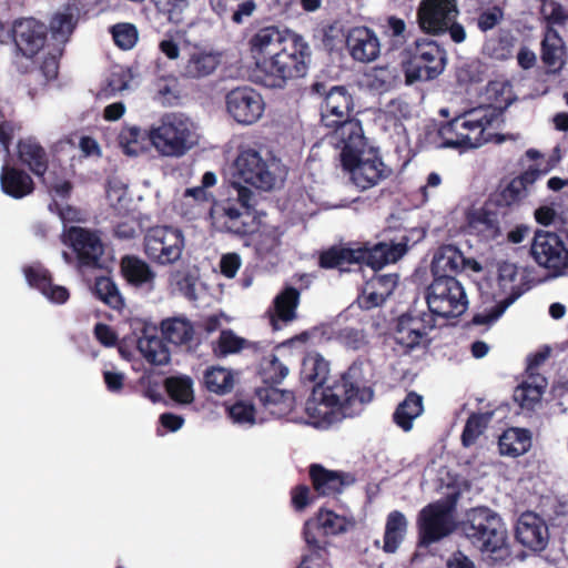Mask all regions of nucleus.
I'll use <instances>...</instances> for the list:
<instances>
[{"mask_svg": "<svg viewBox=\"0 0 568 568\" xmlns=\"http://www.w3.org/2000/svg\"><path fill=\"white\" fill-rule=\"evenodd\" d=\"M75 22V13L72 8L68 7L57 12L50 22L52 38L59 43H64L73 32Z\"/></svg>", "mask_w": 568, "mask_h": 568, "instance_id": "49", "label": "nucleus"}, {"mask_svg": "<svg viewBox=\"0 0 568 568\" xmlns=\"http://www.w3.org/2000/svg\"><path fill=\"white\" fill-rule=\"evenodd\" d=\"M498 446L503 456H521L531 447V433L526 428H508L500 435Z\"/></svg>", "mask_w": 568, "mask_h": 568, "instance_id": "35", "label": "nucleus"}, {"mask_svg": "<svg viewBox=\"0 0 568 568\" xmlns=\"http://www.w3.org/2000/svg\"><path fill=\"white\" fill-rule=\"evenodd\" d=\"M545 387L544 379L535 383L525 382L515 390V400L524 408H532L539 403Z\"/></svg>", "mask_w": 568, "mask_h": 568, "instance_id": "52", "label": "nucleus"}, {"mask_svg": "<svg viewBox=\"0 0 568 568\" xmlns=\"http://www.w3.org/2000/svg\"><path fill=\"white\" fill-rule=\"evenodd\" d=\"M518 542L534 551L544 550L549 541V529L542 517L532 511L521 514L516 521Z\"/></svg>", "mask_w": 568, "mask_h": 568, "instance_id": "22", "label": "nucleus"}, {"mask_svg": "<svg viewBox=\"0 0 568 568\" xmlns=\"http://www.w3.org/2000/svg\"><path fill=\"white\" fill-rule=\"evenodd\" d=\"M490 418V413L473 414L469 416L462 435V442L465 447H469L477 440L486 429Z\"/></svg>", "mask_w": 568, "mask_h": 568, "instance_id": "53", "label": "nucleus"}, {"mask_svg": "<svg viewBox=\"0 0 568 568\" xmlns=\"http://www.w3.org/2000/svg\"><path fill=\"white\" fill-rule=\"evenodd\" d=\"M324 94V102L321 109L322 123L326 128H333L334 131L331 135V143L336 145L344 142V138L338 134V131L344 124L349 122H359L355 119H349V112L353 109V99L345 87H333Z\"/></svg>", "mask_w": 568, "mask_h": 568, "instance_id": "14", "label": "nucleus"}, {"mask_svg": "<svg viewBox=\"0 0 568 568\" xmlns=\"http://www.w3.org/2000/svg\"><path fill=\"white\" fill-rule=\"evenodd\" d=\"M353 525V518L347 515L321 508L315 518H311L304 524L303 535L306 540V532L310 531L315 540L321 541L323 545V556L327 557V541L325 537L346 532Z\"/></svg>", "mask_w": 568, "mask_h": 568, "instance_id": "19", "label": "nucleus"}, {"mask_svg": "<svg viewBox=\"0 0 568 568\" xmlns=\"http://www.w3.org/2000/svg\"><path fill=\"white\" fill-rule=\"evenodd\" d=\"M257 396L265 410L275 418L287 416L294 408V394L274 387L261 388Z\"/></svg>", "mask_w": 568, "mask_h": 568, "instance_id": "31", "label": "nucleus"}, {"mask_svg": "<svg viewBox=\"0 0 568 568\" xmlns=\"http://www.w3.org/2000/svg\"><path fill=\"white\" fill-rule=\"evenodd\" d=\"M310 476L314 489L322 496H333L343 491L354 483V477L342 471L329 470L314 464L310 467Z\"/></svg>", "mask_w": 568, "mask_h": 568, "instance_id": "27", "label": "nucleus"}, {"mask_svg": "<svg viewBox=\"0 0 568 568\" xmlns=\"http://www.w3.org/2000/svg\"><path fill=\"white\" fill-rule=\"evenodd\" d=\"M227 416L234 425L245 429L263 422L258 418L253 403L247 399H239L230 405Z\"/></svg>", "mask_w": 568, "mask_h": 568, "instance_id": "48", "label": "nucleus"}, {"mask_svg": "<svg viewBox=\"0 0 568 568\" xmlns=\"http://www.w3.org/2000/svg\"><path fill=\"white\" fill-rule=\"evenodd\" d=\"M417 525L423 544L436 542L454 529L453 507L446 501L429 504L419 511Z\"/></svg>", "mask_w": 568, "mask_h": 568, "instance_id": "15", "label": "nucleus"}, {"mask_svg": "<svg viewBox=\"0 0 568 568\" xmlns=\"http://www.w3.org/2000/svg\"><path fill=\"white\" fill-rule=\"evenodd\" d=\"M329 373L328 362L318 353H308L302 363L301 378L303 382L314 383L315 386H324Z\"/></svg>", "mask_w": 568, "mask_h": 568, "instance_id": "44", "label": "nucleus"}, {"mask_svg": "<svg viewBox=\"0 0 568 568\" xmlns=\"http://www.w3.org/2000/svg\"><path fill=\"white\" fill-rule=\"evenodd\" d=\"M517 277V267L514 263L503 262L498 265V285L503 292L508 293L496 304L474 316L473 322L478 325L495 323L505 311L520 296V292L516 291L515 280Z\"/></svg>", "mask_w": 568, "mask_h": 568, "instance_id": "18", "label": "nucleus"}, {"mask_svg": "<svg viewBox=\"0 0 568 568\" xmlns=\"http://www.w3.org/2000/svg\"><path fill=\"white\" fill-rule=\"evenodd\" d=\"M106 197L111 206L119 213L128 211L131 199L125 186L111 184L106 191Z\"/></svg>", "mask_w": 568, "mask_h": 568, "instance_id": "61", "label": "nucleus"}, {"mask_svg": "<svg viewBox=\"0 0 568 568\" xmlns=\"http://www.w3.org/2000/svg\"><path fill=\"white\" fill-rule=\"evenodd\" d=\"M483 51L486 55L496 60H506L511 55L509 42L500 38H490L486 40Z\"/></svg>", "mask_w": 568, "mask_h": 568, "instance_id": "60", "label": "nucleus"}, {"mask_svg": "<svg viewBox=\"0 0 568 568\" xmlns=\"http://www.w3.org/2000/svg\"><path fill=\"white\" fill-rule=\"evenodd\" d=\"M338 134L344 142L335 146L341 149L343 168L358 190L372 189L392 175V168L384 163L378 150L367 144L361 122L344 124Z\"/></svg>", "mask_w": 568, "mask_h": 568, "instance_id": "3", "label": "nucleus"}, {"mask_svg": "<svg viewBox=\"0 0 568 568\" xmlns=\"http://www.w3.org/2000/svg\"><path fill=\"white\" fill-rule=\"evenodd\" d=\"M280 234L275 229L267 230L260 235L256 243V251L262 257L273 255L277 253L280 247Z\"/></svg>", "mask_w": 568, "mask_h": 568, "instance_id": "59", "label": "nucleus"}, {"mask_svg": "<svg viewBox=\"0 0 568 568\" xmlns=\"http://www.w3.org/2000/svg\"><path fill=\"white\" fill-rule=\"evenodd\" d=\"M114 43L122 50H131L139 40V32L134 24L121 22L110 28Z\"/></svg>", "mask_w": 568, "mask_h": 568, "instance_id": "55", "label": "nucleus"}, {"mask_svg": "<svg viewBox=\"0 0 568 568\" xmlns=\"http://www.w3.org/2000/svg\"><path fill=\"white\" fill-rule=\"evenodd\" d=\"M435 325V318L432 315L405 314L398 318L394 338L403 347L413 349L426 341L428 332Z\"/></svg>", "mask_w": 568, "mask_h": 568, "instance_id": "21", "label": "nucleus"}, {"mask_svg": "<svg viewBox=\"0 0 568 568\" xmlns=\"http://www.w3.org/2000/svg\"><path fill=\"white\" fill-rule=\"evenodd\" d=\"M220 63L219 55L212 52L194 50L185 62L182 74L190 79H200L214 72Z\"/></svg>", "mask_w": 568, "mask_h": 568, "instance_id": "37", "label": "nucleus"}, {"mask_svg": "<svg viewBox=\"0 0 568 568\" xmlns=\"http://www.w3.org/2000/svg\"><path fill=\"white\" fill-rule=\"evenodd\" d=\"M256 68L265 75V85L283 88L291 79L307 73L312 50L298 33L275 26L254 32L247 42Z\"/></svg>", "mask_w": 568, "mask_h": 568, "instance_id": "1", "label": "nucleus"}, {"mask_svg": "<svg viewBox=\"0 0 568 568\" xmlns=\"http://www.w3.org/2000/svg\"><path fill=\"white\" fill-rule=\"evenodd\" d=\"M246 341L232 331H222L217 339L214 352L219 356H226L240 352L245 346Z\"/></svg>", "mask_w": 568, "mask_h": 568, "instance_id": "57", "label": "nucleus"}, {"mask_svg": "<svg viewBox=\"0 0 568 568\" xmlns=\"http://www.w3.org/2000/svg\"><path fill=\"white\" fill-rule=\"evenodd\" d=\"M23 274L28 284L38 290L50 303L64 304L69 300L68 288L53 284L50 272L41 264L32 263L24 266Z\"/></svg>", "mask_w": 568, "mask_h": 568, "instance_id": "26", "label": "nucleus"}, {"mask_svg": "<svg viewBox=\"0 0 568 568\" xmlns=\"http://www.w3.org/2000/svg\"><path fill=\"white\" fill-rule=\"evenodd\" d=\"M2 192L16 200L30 195L34 190L32 178L21 169L3 164L0 173Z\"/></svg>", "mask_w": 568, "mask_h": 568, "instance_id": "29", "label": "nucleus"}, {"mask_svg": "<svg viewBox=\"0 0 568 568\" xmlns=\"http://www.w3.org/2000/svg\"><path fill=\"white\" fill-rule=\"evenodd\" d=\"M121 272L131 285L153 288L155 273L145 261L136 256H124L121 261Z\"/></svg>", "mask_w": 568, "mask_h": 568, "instance_id": "33", "label": "nucleus"}, {"mask_svg": "<svg viewBox=\"0 0 568 568\" xmlns=\"http://www.w3.org/2000/svg\"><path fill=\"white\" fill-rule=\"evenodd\" d=\"M165 387L171 398L180 404H190L194 399L193 381L189 376L170 377Z\"/></svg>", "mask_w": 568, "mask_h": 568, "instance_id": "50", "label": "nucleus"}, {"mask_svg": "<svg viewBox=\"0 0 568 568\" xmlns=\"http://www.w3.org/2000/svg\"><path fill=\"white\" fill-rule=\"evenodd\" d=\"M503 9L498 6H494L479 14L477 26L481 31L486 32L495 28L503 20Z\"/></svg>", "mask_w": 568, "mask_h": 568, "instance_id": "64", "label": "nucleus"}, {"mask_svg": "<svg viewBox=\"0 0 568 568\" xmlns=\"http://www.w3.org/2000/svg\"><path fill=\"white\" fill-rule=\"evenodd\" d=\"M423 397L416 393H409L397 406L394 413V422L404 432L413 427V420L423 413Z\"/></svg>", "mask_w": 568, "mask_h": 568, "instance_id": "43", "label": "nucleus"}, {"mask_svg": "<svg viewBox=\"0 0 568 568\" xmlns=\"http://www.w3.org/2000/svg\"><path fill=\"white\" fill-rule=\"evenodd\" d=\"M18 156L21 163L37 176L43 178L48 171V153L34 138H27L18 143Z\"/></svg>", "mask_w": 568, "mask_h": 568, "instance_id": "30", "label": "nucleus"}, {"mask_svg": "<svg viewBox=\"0 0 568 568\" xmlns=\"http://www.w3.org/2000/svg\"><path fill=\"white\" fill-rule=\"evenodd\" d=\"M538 173L535 171H527L520 176L515 178L510 183L500 192L498 203L511 206L520 203L529 194V187L534 184Z\"/></svg>", "mask_w": 568, "mask_h": 568, "instance_id": "38", "label": "nucleus"}, {"mask_svg": "<svg viewBox=\"0 0 568 568\" xmlns=\"http://www.w3.org/2000/svg\"><path fill=\"white\" fill-rule=\"evenodd\" d=\"M426 303L434 318H455L468 307V297L463 284L455 276H437L426 288Z\"/></svg>", "mask_w": 568, "mask_h": 568, "instance_id": "10", "label": "nucleus"}, {"mask_svg": "<svg viewBox=\"0 0 568 568\" xmlns=\"http://www.w3.org/2000/svg\"><path fill=\"white\" fill-rule=\"evenodd\" d=\"M255 192L250 187L232 189L226 199L215 201L210 209L212 226L219 232L236 235L253 233L256 229Z\"/></svg>", "mask_w": 568, "mask_h": 568, "instance_id": "6", "label": "nucleus"}, {"mask_svg": "<svg viewBox=\"0 0 568 568\" xmlns=\"http://www.w3.org/2000/svg\"><path fill=\"white\" fill-rule=\"evenodd\" d=\"M407 251V239L397 242L355 244L351 247H333L321 255L320 264L325 268H343L346 263H364L373 270L397 262Z\"/></svg>", "mask_w": 568, "mask_h": 568, "instance_id": "7", "label": "nucleus"}, {"mask_svg": "<svg viewBox=\"0 0 568 568\" xmlns=\"http://www.w3.org/2000/svg\"><path fill=\"white\" fill-rule=\"evenodd\" d=\"M463 529L471 545L483 554H495L506 545V526L501 517L487 507L471 509Z\"/></svg>", "mask_w": 568, "mask_h": 568, "instance_id": "8", "label": "nucleus"}, {"mask_svg": "<svg viewBox=\"0 0 568 568\" xmlns=\"http://www.w3.org/2000/svg\"><path fill=\"white\" fill-rule=\"evenodd\" d=\"M499 113L490 106H478L456 114L452 120L458 149L479 148L490 141Z\"/></svg>", "mask_w": 568, "mask_h": 568, "instance_id": "9", "label": "nucleus"}, {"mask_svg": "<svg viewBox=\"0 0 568 568\" xmlns=\"http://www.w3.org/2000/svg\"><path fill=\"white\" fill-rule=\"evenodd\" d=\"M163 336L174 345L189 343L194 334L191 322L185 317H172L161 324Z\"/></svg>", "mask_w": 568, "mask_h": 568, "instance_id": "45", "label": "nucleus"}, {"mask_svg": "<svg viewBox=\"0 0 568 568\" xmlns=\"http://www.w3.org/2000/svg\"><path fill=\"white\" fill-rule=\"evenodd\" d=\"M300 304V292L292 286L285 287L273 301L270 311V321L273 329H282L283 326L296 318V310Z\"/></svg>", "mask_w": 568, "mask_h": 568, "instance_id": "28", "label": "nucleus"}, {"mask_svg": "<svg viewBox=\"0 0 568 568\" xmlns=\"http://www.w3.org/2000/svg\"><path fill=\"white\" fill-rule=\"evenodd\" d=\"M494 206L489 201L481 206L471 205L465 211L467 227L485 241H495L501 235L498 213Z\"/></svg>", "mask_w": 568, "mask_h": 568, "instance_id": "23", "label": "nucleus"}, {"mask_svg": "<svg viewBox=\"0 0 568 568\" xmlns=\"http://www.w3.org/2000/svg\"><path fill=\"white\" fill-rule=\"evenodd\" d=\"M176 286L179 292L190 301L199 300V291L201 288V284L199 281L189 274H176L174 276Z\"/></svg>", "mask_w": 568, "mask_h": 568, "instance_id": "62", "label": "nucleus"}, {"mask_svg": "<svg viewBox=\"0 0 568 568\" xmlns=\"http://www.w3.org/2000/svg\"><path fill=\"white\" fill-rule=\"evenodd\" d=\"M566 50L558 32L548 28L542 41V61L551 72L559 71L565 64Z\"/></svg>", "mask_w": 568, "mask_h": 568, "instance_id": "39", "label": "nucleus"}, {"mask_svg": "<svg viewBox=\"0 0 568 568\" xmlns=\"http://www.w3.org/2000/svg\"><path fill=\"white\" fill-rule=\"evenodd\" d=\"M446 51L436 41L420 39L415 42L412 58L405 68L406 82L429 81L443 73Z\"/></svg>", "mask_w": 568, "mask_h": 568, "instance_id": "11", "label": "nucleus"}, {"mask_svg": "<svg viewBox=\"0 0 568 568\" xmlns=\"http://www.w3.org/2000/svg\"><path fill=\"white\" fill-rule=\"evenodd\" d=\"M294 341L295 339H291L280 345L276 349V354H271L264 358L261 374L265 383L278 384L288 375V364L283 361L281 353L285 351L288 344L294 343Z\"/></svg>", "mask_w": 568, "mask_h": 568, "instance_id": "42", "label": "nucleus"}, {"mask_svg": "<svg viewBox=\"0 0 568 568\" xmlns=\"http://www.w3.org/2000/svg\"><path fill=\"white\" fill-rule=\"evenodd\" d=\"M541 13L552 24H565L568 21V8L555 0L544 1Z\"/></svg>", "mask_w": 568, "mask_h": 568, "instance_id": "58", "label": "nucleus"}, {"mask_svg": "<svg viewBox=\"0 0 568 568\" xmlns=\"http://www.w3.org/2000/svg\"><path fill=\"white\" fill-rule=\"evenodd\" d=\"M62 242L73 248L83 265H95L103 254V243L99 234L80 226L63 231Z\"/></svg>", "mask_w": 568, "mask_h": 568, "instance_id": "20", "label": "nucleus"}, {"mask_svg": "<svg viewBox=\"0 0 568 568\" xmlns=\"http://www.w3.org/2000/svg\"><path fill=\"white\" fill-rule=\"evenodd\" d=\"M227 114L239 124L251 125L257 122L265 109L262 95L248 85L237 87L225 95Z\"/></svg>", "mask_w": 568, "mask_h": 568, "instance_id": "16", "label": "nucleus"}, {"mask_svg": "<svg viewBox=\"0 0 568 568\" xmlns=\"http://www.w3.org/2000/svg\"><path fill=\"white\" fill-rule=\"evenodd\" d=\"M153 90L154 99L162 105H173L179 99L178 81L174 77L159 78Z\"/></svg>", "mask_w": 568, "mask_h": 568, "instance_id": "54", "label": "nucleus"}, {"mask_svg": "<svg viewBox=\"0 0 568 568\" xmlns=\"http://www.w3.org/2000/svg\"><path fill=\"white\" fill-rule=\"evenodd\" d=\"M408 521L403 513L393 510L388 514L385 524L383 550L394 554L403 542L407 532Z\"/></svg>", "mask_w": 568, "mask_h": 568, "instance_id": "36", "label": "nucleus"}, {"mask_svg": "<svg viewBox=\"0 0 568 568\" xmlns=\"http://www.w3.org/2000/svg\"><path fill=\"white\" fill-rule=\"evenodd\" d=\"M184 248L181 230L172 226H154L144 235V252L159 265H171L180 260Z\"/></svg>", "mask_w": 568, "mask_h": 568, "instance_id": "12", "label": "nucleus"}, {"mask_svg": "<svg viewBox=\"0 0 568 568\" xmlns=\"http://www.w3.org/2000/svg\"><path fill=\"white\" fill-rule=\"evenodd\" d=\"M465 256L454 245H445L437 250L432 262L434 277L453 276L452 274L463 271Z\"/></svg>", "mask_w": 568, "mask_h": 568, "instance_id": "34", "label": "nucleus"}, {"mask_svg": "<svg viewBox=\"0 0 568 568\" xmlns=\"http://www.w3.org/2000/svg\"><path fill=\"white\" fill-rule=\"evenodd\" d=\"M138 349L153 365H165L170 361L169 349L156 336H141L138 339Z\"/></svg>", "mask_w": 568, "mask_h": 568, "instance_id": "47", "label": "nucleus"}, {"mask_svg": "<svg viewBox=\"0 0 568 568\" xmlns=\"http://www.w3.org/2000/svg\"><path fill=\"white\" fill-rule=\"evenodd\" d=\"M94 292L95 295L110 307L119 310L123 306V298L111 278L105 276L97 278Z\"/></svg>", "mask_w": 568, "mask_h": 568, "instance_id": "51", "label": "nucleus"}, {"mask_svg": "<svg viewBox=\"0 0 568 568\" xmlns=\"http://www.w3.org/2000/svg\"><path fill=\"white\" fill-rule=\"evenodd\" d=\"M306 546L307 554L302 557L297 568H322L327 557L323 556L321 541L315 540L310 531L306 532Z\"/></svg>", "mask_w": 568, "mask_h": 568, "instance_id": "56", "label": "nucleus"}, {"mask_svg": "<svg viewBox=\"0 0 568 568\" xmlns=\"http://www.w3.org/2000/svg\"><path fill=\"white\" fill-rule=\"evenodd\" d=\"M373 390L367 385L365 365L353 363L341 379L331 386H314L305 404V423L316 428H328L357 407L372 400Z\"/></svg>", "mask_w": 568, "mask_h": 568, "instance_id": "2", "label": "nucleus"}, {"mask_svg": "<svg viewBox=\"0 0 568 568\" xmlns=\"http://www.w3.org/2000/svg\"><path fill=\"white\" fill-rule=\"evenodd\" d=\"M148 132L139 125H124L118 135V144L122 152L129 156H138L146 151Z\"/></svg>", "mask_w": 568, "mask_h": 568, "instance_id": "41", "label": "nucleus"}, {"mask_svg": "<svg viewBox=\"0 0 568 568\" xmlns=\"http://www.w3.org/2000/svg\"><path fill=\"white\" fill-rule=\"evenodd\" d=\"M398 276L396 274H385L373 276L366 282L367 285L374 286L379 296L388 297L397 285Z\"/></svg>", "mask_w": 568, "mask_h": 568, "instance_id": "63", "label": "nucleus"}, {"mask_svg": "<svg viewBox=\"0 0 568 568\" xmlns=\"http://www.w3.org/2000/svg\"><path fill=\"white\" fill-rule=\"evenodd\" d=\"M45 27L33 18L16 21L12 38L18 50L27 58H33L43 48Z\"/></svg>", "mask_w": 568, "mask_h": 568, "instance_id": "24", "label": "nucleus"}, {"mask_svg": "<svg viewBox=\"0 0 568 568\" xmlns=\"http://www.w3.org/2000/svg\"><path fill=\"white\" fill-rule=\"evenodd\" d=\"M285 171L278 159L254 149L241 150L231 168V187H254L270 191L284 179Z\"/></svg>", "mask_w": 568, "mask_h": 568, "instance_id": "5", "label": "nucleus"}, {"mask_svg": "<svg viewBox=\"0 0 568 568\" xmlns=\"http://www.w3.org/2000/svg\"><path fill=\"white\" fill-rule=\"evenodd\" d=\"M346 47L351 57L362 63L375 61L381 53L379 39L367 27L352 28L346 36Z\"/></svg>", "mask_w": 568, "mask_h": 568, "instance_id": "25", "label": "nucleus"}, {"mask_svg": "<svg viewBox=\"0 0 568 568\" xmlns=\"http://www.w3.org/2000/svg\"><path fill=\"white\" fill-rule=\"evenodd\" d=\"M530 252L536 263L546 268L552 277L568 274V248L557 234L536 232Z\"/></svg>", "mask_w": 568, "mask_h": 568, "instance_id": "13", "label": "nucleus"}, {"mask_svg": "<svg viewBox=\"0 0 568 568\" xmlns=\"http://www.w3.org/2000/svg\"><path fill=\"white\" fill-rule=\"evenodd\" d=\"M148 136L160 155L172 159L184 156L200 141L197 124L182 112L164 113L150 126Z\"/></svg>", "mask_w": 568, "mask_h": 568, "instance_id": "4", "label": "nucleus"}, {"mask_svg": "<svg viewBox=\"0 0 568 568\" xmlns=\"http://www.w3.org/2000/svg\"><path fill=\"white\" fill-rule=\"evenodd\" d=\"M459 13L456 0H423L417 10L420 29L430 34L447 31Z\"/></svg>", "mask_w": 568, "mask_h": 568, "instance_id": "17", "label": "nucleus"}, {"mask_svg": "<svg viewBox=\"0 0 568 568\" xmlns=\"http://www.w3.org/2000/svg\"><path fill=\"white\" fill-rule=\"evenodd\" d=\"M239 381V374L232 368L213 365L203 373V385L205 389L219 396H224L234 389Z\"/></svg>", "mask_w": 568, "mask_h": 568, "instance_id": "32", "label": "nucleus"}, {"mask_svg": "<svg viewBox=\"0 0 568 568\" xmlns=\"http://www.w3.org/2000/svg\"><path fill=\"white\" fill-rule=\"evenodd\" d=\"M420 141L424 146L429 149H458L450 121L444 124H427Z\"/></svg>", "mask_w": 568, "mask_h": 568, "instance_id": "40", "label": "nucleus"}, {"mask_svg": "<svg viewBox=\"0 0 568 568\" xmlns=\"http://www.w3.org/2000/svg\"><path fill=\"white\" fill-rule=\"evenodd\" d=\"M132 80L133 75L129 69L116 65L111 70L110 74L105 79V82L101 87L98 97L100 99L113 98L116 94L129 90Z\"/></svg>", "mask_w": 568, "mask_h": 568, "instance_id": "46", "label": "nucleus"}]
</instances>
